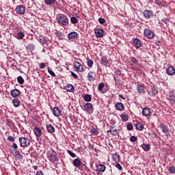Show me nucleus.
<instances>
[{"instance_id":"13d9d810","label":"nucleus","mask_w":175,"mask_h":175,"mask_svg":"<svg viewBox=\"0 0 175 175\" xmlns=\"http://www.w3.org/2000/svg\"><path fill=\"white\" fill-rule=\"evenodd\" d=\"M71 76L72 77H74V79H75V80L79 79V76H77V74H76V73H75L73 72H71Z\"/></svg>"},{"instance_id":"9b49d317","label":"nucleus","mask_w":175,"mask_h":175,"mask_svg":"<svg viewBox=\"0 0 175 175\" xmlns=\"http://www.w3.org/2000/svg\"><path fill=\"white\" fill-rule=\"evenodd\" d=\"M107 133H111V135H113V136H117V135H118V131L116 129L114 126H111L109 130L107 131Z\"/></svg>"},{"instance_id":"4468645a","label":"nucleus","mask_w":175,"mask_h":175,"mask_svg":"<svg viewBox=\"0 0 175 175\" xmlns=\"http://www.w3.org/2000/svg\"><path fill=\"white\" fill-rule=\"evenodd\" d=\"M101 64L104 65V66H110V62H109V59L106 56H103L100 57Z\"/></svg>"},{"instance_id":"393cba45","label":"nucleus","mask_w":175,"mask_h":175,"mask_svg":"<svg viewBox=\"0 0 175 175\" xmlns=\"http://www.w3.org/2000/svg\"><path fill=\"white\" fill-rule=\"evenodd\" d=\"M25 36V33H24V31H21L16 33V35L15 36V38L18 40H21L24 39Z\"/></svg>"},{"instance_id":"f3484780","label":"nucleus","mask_w":175,"mask_h":175,"mask_svg":"<svg viewBox=\"0 0 175 175\" xmlns=\"http://www.w3.org/2000/svg\"><path fill=\"white\" fill-rule=\"evenodd\" d=\"M151 114V109L148 107H145L142 109V116L148 117Z\"/></svg>"},{"instance_id":"dca6fc26","label":"nucleus","mask_w":175,"mask_h":175,"mask_svg":"<svg viewBox=\"0 0 175 175\" xmlns=\"http://www.w3.org/2000/svg\"><path fill=\"white\" fill-rule=\"evenodd\" d=\"M166 73L167 75H169V76H173V75L175 74V70L174 66H168L166 69Z\"/></svg>"},{"instance_id":"338daca9","label":"nucleus","mask_w":175,"mask_h":175,"mask_svg":"<svg viewBox=\"0 0 175 175\" xmlns=\"http://www.w3.org/2000/svg\"><path fill=\"white\" fill-rule=\"evenodd\" d=\"M118 97L121 98V99H123V100H125V99H126L125 97H124V96L122 94H119Z\"/></svg>"},{"instance_id":"f704fd0d","label":"nucleus","mask_w":175,"mask_h":175,"mask_svg":"<svg viewBox=\"0 0 175 175\" xmlns=\"http://www.w3.org/2000/svg\"><path fill=\"white\" fill-rule=\"evenodd\" d=\"M120 118H122V121H128L129 120V115L122 113L120 115Z\"/></svg>"},{"instance_id":"ddd939ff","label":"nucleus","mask_w":175,"mask_h":175,"mask_svg":"<svg viewBox=\"0 0 175 175\" xmlns=\"http://www.w3.org/2000/svg\"><path fill=\"white\" fill-rule=\"evenodd\" d=\"M74 66L77 69V72H83V65L79 62H74Z\"/></svg>"},{"instance_id":"c9c22d12","label":"nucleus","mask_w":175,"mask_h":175,"mask_svg":"<svg viewBox=\"0 0 175 175\" xmlns=\"http://www.w3.org/2000/svg\"><path fill=\"white\" fill-rule=\"evenodd\" d=\"M15 158H17L18 159H23V154L20 153V151L18 150H15V154H14Z\"/></svg>"},{"instance_id":"09e8293b","label":"nucleus","mask_w":175,"mask_h":175,"mask_svg":"<svg viewBox=\"0 0 175 175\" xmlns=\"http://www.w3.org/2000/svg\"><path fill=\"white\" fill-rule=\"evenodd\" d=\"M137 141V137L135 135H133L130 137V142H131V143H135V142Z\"/></svg>"},{"instance_id":"6ab92c4d","label":"nucleus","mask_w":175,"mask_h":175,"mask_svg":"<svg viewBox=\"0 0 175 175\" xmlns=\"http://www.w3.org/2000/svg\"><path fill=\"white\" fill-rule=\"evenodd\" d=\"M53 116H55V117H59V116L62 114V112L61 111V109H59V108L55 107L53 110Z\"/></svg>"},{"instance_id":"5fc2aeb1","label":"nucleus","mask_w":175,"mask_h":175,"mask_svg":"<svg viewBox=\"0 0 175 175\" xmlns=\"http://www.w3.org/2000/svg\"><path fill=\"white\" fill-rule=\"evenodd\" d=\"M5 122H6L7 126H12V120H10V119H6Z\"/></svg>"},{"instance_id":"603ef678","label":"nucleus","mask_w":175,"mask_h":175,"mask_svg":"<svg viewBox=\"0 0 175 175\" xmlns=\"http://www.w3.org/2000/svg\"><path fill=\"white\" fill-rule=\"evenodd\" d=\"M7 140H8V142H14V141H15L14 137H13V136H12V135H9L7 137Z\"/></svg>"},{"instance_id":"f8f14e48","label":"nucleus","mask_w":175,"mask_h":175,"mask_svg":"<svg viewBox=\"0 0 175 175\" xmlns=\"http://www.w3.org/2000/svg\"><path fill=\"white\" fill-rule=\"evenodd\" d=\"M95 35L96 38H103L105 31L103 29H96L95 30Z\"/></svg>"},{"instance_id":"c756f323","label":"nucleus","mask_w":175,"mask_h":175,"mask_svg":"<svg viewBox=\"0 0 175 175\" xmlns=\"http://www.w3.org/2000/svg\"><path fill=\"white\" fill-rule=\"evenodd\" d=\"M160 129H161L163 133H167L169 132V127L163 124H160Z\"/></svg>"},{"instance_id":"e2e57ef3","label":"nucleus","mask_w":175,"mask_h":175,"mask_svg":"<svg viewBox=\"0 0 175 175\" xmlns=\"http://www.w3.org/2000/svg\"><path fill=\"white\" fill-rule=\"evenodd\" d=\"M154 44H156V46H161V44H162L161 43V40H156Z\"/></svg>"},{"instance_id":"864d4df0","label":"nucleus","mask_w":175,"mask_h":175,"mask_svg":"<svg viewBox=\"0 0 175 175\" xmlns=\"http://www.w3.org/2000/svg\"><path fill=\"white\" fill-rule=\"evenodd\" d=\"M98 23L100 24H105V23H106V19H105L103 18H98Z\"/></svg>"},{"instance_id":"c85d7f7f","label":"nucleus","mask_w":175,"mask_h":175,"mask_svg":"<svg viewBox=\"0 0 175 175\" xmlns=\"http://www.w3.org/2000/svg\"><path fill=\"white\" fill-rule=\"evenodd\" d=\"M65 90H66L68 92H75V86L72 84H67Z\"/></svg>"},{"instance_id":"f257e3e1","label":"nucleus","mask_w":175,"mask_h":175,"mask_svg":"<svg viewBox=\"0 0 175 175\" xmlns=\"http://www.w3.org/2000/svg\"><path fill=\"white\" fill-rule=\"evenodd\" d=\"M56 20L57 21V24H59L60 27H66V25L69 24V18H68V16L64 14H59L57 15Z\"/></svg>"},{"instance_id":"72a5a7b5","label":"nucleus","mask_w":175,"mask_h":175,"mask_svg":"<svg viewBox=\"0 0 175 175\" xmlns=\"http://www.w3.org/2000/svg\"><path fill=\"white\" fill-rule=\"evenodd\" d=\"M35 44H29L26 49L27 50H29V51H33L35 50Z\"/></svg>"},{"instance_id":"a18cd8bd","label":"nucleus","mask_w":175,"mask_h":175,"mask_svg":"<svg viewBox=\"0 0 175 175\" xmlns=\"http://www.w3.org/2000/svg\"><path fill=\"white\" fill-rule=\"evenodd\" d=\"M87 65L89 68H92L94 66V61L92 59H88L87 62Z\"/></svg>"},{"instance_id":"7c9ffc66","label":"nucleus","mask_w":175,"mask_h":175,"mask_svg":"<svg viewBox=\"0 0 175 175\" xmlns=\"http://www.w3.org/2000/svg\"><path fill=\"white\" fill-rule=\"evenodd\" d=\"M83 98L85 102H91L92 100V96L88 94H85Z\"/></svg>"},{"instance_id":"2f4dec72","label":"nucleus","mask_w":175,"mask_h":175,"mask_svg":"<svg viewBox=\"0 0 175 175\" xmlns=\"http://www.w3.org/2000/svg\"><path fill=\"white\" fill-rule=\"evenodd\" d=\"M135 126L136 129H138V131H143L144 129V124L142 122H137Z\"/></svg>"},{"instance_id":"aec40b11","label":"nucleus","mask_w":175,"mask_h":175,"mask_svg":"<svg viewBox=\"0 0 175 175\" xmlns=\"http://www.w3.org/2000/svg\"><path fill=\"white\" fill-rule=\"evenodd\" d=\"M115 107L119 111H122V110H124V109H125V106L124 105V104L122 103H120V102L116 103V104L115 105Z\"/></svg>"},{"instance_id":"a19ab883","label":"nucleus","mask_w":175,"mask_h":175,"mask_svg":"<svg viewBox=\"0 0 175 175\" xmlns=\"http://www.w3.org/2000/svg\"><path fill=\"white\" fill-rule=\"evenodd\" d=\"M70 22L72 23V24H77V23H79V19H77V18L75 16H72L70 18Z\"/></svg>"},{"instance_id":"c03bdc74","label":"nucleus","mask_w":175,"mask_h":175,"mask_svg":"<svg viewBox=\"0 0 175 175\" xmlns=\"http://www.w3.org/2000/svg\"><path fill=\"white\" fill-rule=\"evenodd\" d=\"M17 81L18 84H24V79L21 76L17 77Z\"/></svg>"},{"instance_id":"49530a36","label":"nucleus","mask_w":175,"mask_h":175,"mask_svg":"<svg viewBox=\"0 0 175 175\" xmlns=\"http://www.w3.org/2000/svg\"><path fill=\"white\" fill-rule=\"evenodd\" d=\"M48 72L49 75H51V76H52L53 77H57V75H55V72H54V71L50 70V67H48Z\"/></svg>"},{"instance_id":"8fccbe9b","label":"nucleus","mask_w":175,"mask_h":175,"mask_svg":"<svg viewBox=\"0 0 175 175\" xmlns=\"http://www.w3.org/2000/svg\"><path fill=\"white\" fill-rule=\"evenodd\" d=\"M169 172L170 173H171V174H174L175 173V167L174 166H172L169 167Z\"/></svg>"},{"instance_id":"6e6d98bb","label":"nucleus","mask_w":175,"mask_h":175,"mask_svg":"<svg viewBox=\"0 0 175 175\" xmlns=\"http://www.w3.org/2000/svg\"><path fill=\"white\" fill-rule=\"evenodd\" d=\"M126 128L129 131H132V129H133V125L132 124H127Z\"/></svg>"},{"instance_id":"bf43d9fd","label":"nucleus","mask_w":175,"mask_h":175,"mask_svg":"<svg viewBox=\"0 0 175 175\" xmlns=\"http://www.w3.org/2000/svg\"><path fill=\"white\" fill-rule=\"evenodd\" d=\"M39 68L40 69H44V68H46V64L44 63H41L39 65Z\"/></svg>"},{"instance_id":"7ed1b4c3","label":"nucleus","mask_w":175,"mask_h":175,"mask_svg":"<svg viewBox=\"0 0 175 175\" xmlns=\"http://www.w3.org/2000/svg\"><path fill=\"white\" fill-rule=\"evenodd\" d=\"M49 158V161L54 163L58 161V153L55 150H52Z\"/></svg>"},{"instance_id":"bb28decb","label":"nucleus","mask_w":175,"mask_h":175,"mask_svg":"<svg viewBox=\"0 0 175 175\" xmlns=\"http://www.w3.org/2000/svg\"><path fill=\"white\" fill-rule=\"evenodd\" d=\"M72 165L75 167H80L81 166V161L79 159H75L72 161Z\"/></svg>"},{"instance_id":"0eeeda50","label":"nucleus","mask_w":175,"mask_h":175,"mask_svg":"<svg viewBox=\"0 0 175 175\" xmlns=\"http://www.w3.org/2000/svg\"><path fill=\"white\" fill-rule=\"evenodd\" d=\"M15 10L18 14H24L25 13V7L24 5H18Z\"/></svg>"},{"instance_id":"2eb2a0df","label":"nucleus","mask_w":175,"mask_h":175,"mask_svg":"<svg viewBox=\"0 0 175 175\" xmlns=\"http://www.w3.org/2000/svg\"><path fill=\"white\" fill-rule=\"evenodd\" d=\"M33 132L37 139H39V137L42 136V129H40V128L35 127L33 129Z\"/></svg>"},{"instance_id":"58836bf2","label":"nucleus","mask_w":175,"mask_h":175,"mask_svg":"<svg viewBox=\"0 0 175 175\" xmlns=\"http://www.w3.org/2000/svg\"><path fill=\"white\" fill-rule=\"evenodd\" d=\"M56 0H44V2L46 5H54L55 3Z\"/></svg>"},{"instance_id":"4d7b16f0","label":"nucleus","mask_w":175,"mask_h":175,"mask_svg":"<svg viewBox=\"0 0 175 175\" xmlns=\"http://www.w3.org/2000/svg\"><path fill=\"white\" fill-rule=\"evenodd\" d=\"M116 167H117L118 170H122V166H121V164H120L119 163H116Z\"/></svg>"},{"instance_id":"473e14b6","label":"nucleus","mask_w":175,"mask_h":175,"mask_svg":"<svg viewBox=\"0 0 175 175\" xmlns=\"http://www.w3.org/2000/svg\"><path fill=\"white\" fill-rule=\"evenodd\" d=\"M142 148L146 152L150 151V150H151V146H150V144H144L142 145Z\"/></svg>"},{"instance_id":"ea45409f","label":"nucleus","mask_w":175,"mask_h":175,"mask_svg":"<svg viewBox=\"0 0 175 175\" xmlns=\"http://www.w3.org/2000/svg\"><path fill=\"white\" fill-rule=\"evenodd\" d=\"M90 133H92V135H94V136H96V135H98V129H95V127H93Z\"/></svg>"},{"instance_id":"e433bc0d","label":"nucleus","mask_w":175,"mask_h":175,"mask_svg":"<svg viewBox=\"0 0 175 175\" xmlns=\"http://www.w3.org/2000/svg\"><path fill=\"white\" fill-rule=\"evenodd\" d=\"M47 37L44 36V37H42L40 38V43H42V44H47Z\"/></svg>"},{"instance_id":"5701e85b","label":"nucleus","mask_w":175,"mask_h":175,"mask_svg":"<svg viewBox=\"0 0 175 175\" xmlns=\"http://www.w3.org/2000/svg\"><path fill=\"white\" fill-rule=\"evenodd\" d=\"M96 170L98 172H100V173L105 172V170H106V166L103 164H98L96 165Z\"/></svg>"},{"instance_id":"de8ad7c7","label":"nucleus","mask_w":175,"mask_h":175,"mask_svg":"<svg viewBox=\"0 0 175 175\" xmlns=\"http://www.w3.org/2000/svg\"><path fill=\"white\" fill-rule=\"evenodd\" d=\"M149 136L152 137V139H157V137H158V134L155 133H150Z\"/></svg>"},{"instance_id":"9d476101","label":"nucleus","mask_w":175,"mask_h":175,"mask_svg":"<svg viewBox=\"0 0 175 175\" xmlns=\"http://www.w3.org/2000/svg\"><path fill=\"white\" fill-rule=\"evenodd\" d=\"M168 100L172 103V105H174L175 103V95H174V91H170V95L167 98Z\"/></svg>"},{"instance_id":"3c124183","label":"nucleus","mask_w":175,"mask_h":175,"mask_svg":"<svg viewBox=\"0 0 175 175\" xmlns=\"http://www.w3.org/2000/svg\"><path fill=\"white\" fill-rule=\"evenodd\" d=\"M67 152L72 157V158H76V154L73 153L71 150H67Z\"/></svg>"},{"instance_id":"0e129e2a","label":"nucleus","mask_w":175,"mask_h":175,"mask_svg":"<svg viewBox=\"0 0 175 175\" xmlns=\"http://www.w3.org/2000/svg\"><path fill=\"white\" fill-rule=\"evenodd\" d=\"M36 175H44V174L43 173V171L40 170V171H37Z\"/></svg>"},{"instance_id":"b1692460","label":"nucleus","mask_w":175,"mask_h":175,"mask_svg":"<svg viewBox=\"0 0 175 175\" xmlns=\"http://www.w3.org/2000/svg\"><path fill=\"white\" fill-rule=\"evenodd\" d=\"M137 91L139 92V94H145L146 91L144 90V85L142 84H138L137 85Z\"/></svg>"},{"instance_id":"79ce46f5","label":"nucleus","mask_w":175,"mask_h":175,"mask_svg":"<svg viewBox=\"0 0 175 175\" xmlns=\"http://www.w3.org/2000/svg\"><path fill=\"white\" fill-rule=\"evenodd\" d=\"M103 88H105V83H100L98 88V91L102 92V91H103Z\"/></svg>"},{"instance_id":"1a4fd4ad","label":"nucleus","mask_w":175,"mask_h":175,"mask_svg":"<svg viewBox=\"0 0 175 175\" xmlns=\"http://www.w3.org/2000/svg\"><path fill=\"white\" fill-rule=\"evenodd\" d=\"M96 77V73L94 71H90L88 74V81H94Z\"/></svg>"},{"instance_id":"774afa93","label":"nucleus","mask_w":175,"mask_h":175,"mask_svg":"<svg viewBox=\"0 0 175 175\" xmlns=\"http://www.w3.org/2000/svg\"><path fill=\"white\" fill-rule=\"evenodd\" d=\"M88 148L89 150H94V145L90 144L88 146Z\"/></svg>"},{"instance_id":"412c9836","label":"nucleus","mask_w":175,"mask_h":175,"mask_svg":"<svg viewBox=\"0 0 175 175\" xmlns=\"http://www.w3.org/2000/svg\"><path fill=\"white\" fill-rule=\"evenodd\" d=\"M46 129L49 133H54V132H55V128L51 124H46Z\"/></svg>"},{"instance_id":"f03ea898","label":"nucleus","mask_w":175,"mask_h":175,"mask_svg":"<svg viewBox=\"0 0 175 175\" xmlns=\"http://www.w3.org/2000/svg\"><path fill=\"white\" fill-rule=\"evenodd\" d=\"M21 147H29L31 146V140L25 137H20L18 138Z\"/></svg>"},{"instance_id":"20e7f679","label":"nucleus","mask_w":175,"mask_h":175,"mask_svg":"<svg viewBox=\"0 0 175 175\" xmlns=\"http://www.w3.org/2000/svg\"><path fill=\"white\" fill-rule=\"evenodd\" d=\"M144 33L148 39H154V31H151L150 29H145Z\"/></svg>"},{"instance_id":"cd10ccee","label":"nucleus","mask_w":175,"mask_h":175,"mask_svg":"<svg viewBox=\"0 0 175 175\" xmlns=\"http://www.w3.org/2000/svg\"><path fill=\"white\" fill-rule=\"evenodd\" d=\"M133 44L136 49H140L142 47V42L137 38L133 40Z\"/></svg>"},{"instance_id":"4be33fe9","label":"nucleus","mask_w":175,"mask_h":175,"mask_svg":"<svg viewBox=\"0 0 175 175\" xmlns=\"http://www.w3.org/2000/svg\"><path fill=\"white\" fill-rule=\"evenodd\" d=\"M112 159L116 163H118V162L121 161V157L117 152H115L112 154Z\"/></svg>"},{"instance_id":"a211bd4d","label":"nucleus","mask_w":175,"mask_h":175,"mask_svg":"<svg viewBox=\"0 0 175 175\" xmlns=\"http://www.w3.org/2000/svg\"><path fill=\"white\" fill-rule=\"evenodd\" d=\"M94 108V106H92V104L90 103H87L86 104H85L83 105V109L85 110V111H91V110H92V109Z\"/></svg>"},{"instance_id":"37998d69","label":"nucleus","mask_w":175,"mask_h":175,"mask_svg":"<svg viewBox=\"0 0 175 175\" xmlns=\"http://www.w3.org/2000/svg\"><path fill=\"white\" fill-rule=\"evenodd\" d=\"M154 3L157 5V6H163V0H155Z\"/></svg>"},{"instance_id":"4c0bfd02","label":"nucleus","mask_w":175,"mask_h":175,"mask_svg":"<svg viewBox=\"0 0 175 175\" xmlns=\"http://www.w3.org/2000/svg\"><path fill=\"white\" fill-rule=\"evenodd\" d=\"M12 103L15 107H18V106H20V100L16 98L13 99Z\"/></svg>"},{"instance_id":"39448f33","label":"nucleus","mask_w":175,"mask_h":175,"mask_svg":"<svg viewBox=\"0 0 175 175\" xmlns=\"http://www.w3.org/2000/svg\"><path fill=\"white\" fill-rule=\"evenodd\" d=\"M144 17L147 18V20H150V18H152L154 17V12L150 10H144L143 12Z\"/></svg>"},{"instance_id":"69168bd1","label":"nucleus","mask_w":175,"mask_h":175,"mask_svg":"<svg viewBox=\"0 0 175 175\" xmlns=\"http://www.w3.org/2000/svg\"><path fill=\"white\" fill-rule=\"evenodd\" d=\"M116 74L117 75V76H120V75H122L121 70H116Z\"/></svg>"},{"instance_id":"a878e982","label":"nucleus","mask_w":175,"mask_h":175,"mask_svg":"<svg viewBox=\"0 0 175 175\" xmlns=\"http://www.w3.org/2000/svg\"><path fill=\"white\" fill-rule=\"evenodd\" d=\"M21 92H20V90H17V89H14L13 90H11V96H12L13 98H17V96H18V95H20Z\"/></svg>"},{"instance_id":"052dcab7","label":"nucleus","mask_w":175,"mask_h":175,"mask_svg":"<svg viewBox=\"0 0 175 175\" xmlns=\"http://www.w3.org/2000/svg\"><path fill=\"white\" fill-rule=\"evenodd\" d=\"M12 147L14 150H17V148H18V146H17V144H16V143H13L12 145Z\"/></svg>"},{"instance_id":"680f3d73","label":"nucleus","mask_w":175,"mask_h":175,"mask_svg":"<svg viewBox=\"0 0 175 175\" xmlns=\"http://www.w3.org/2000/svg\"><path fill=\"white\" fill-rule=\"evenodd\" d=\"M131 61L133 62V64H137V59L135 57H131Z\"/></svg>"},{"instance_id":"423d86ee","label":"nucleus","mask_w":175,"mask_h":175,"mask_svg":"<svg viewBox=\"0 0 175 175\" xmlns=\"http://www.w3.org/2000/svg\"><path fill=\"white\" fill-rule=\"evenodd\" d=\"M148 90V95L150 96H156L158 94V90L155 89V87L150 85Z\"/></svg>"},{"instance_id":"6e6552de","label":"nucleus","mask_w":175,"mask_h":175,"mask_svg":"<svg viewBox=\"0 0 175 175\" xmlns=\"http://www.w3.org/2000/svg\"><path fill=\"white\" fill-rule=\"evenodd\" d=\"M79 38V34L77 32L72 31L71 33L68 34V38L70 40H75V39H77Z\"/></svg>"}]
</instances>
